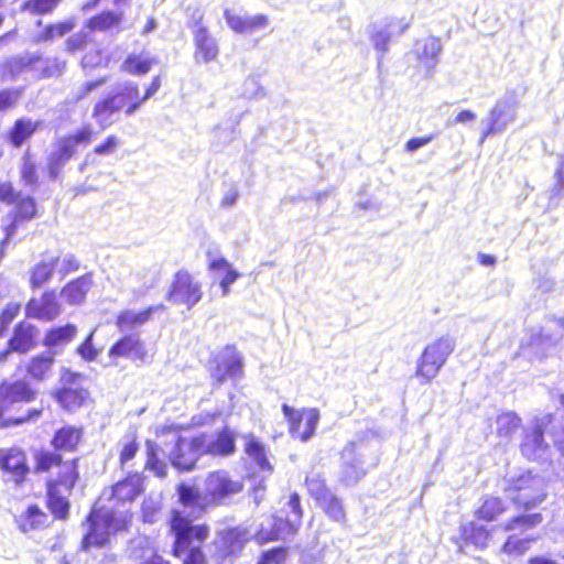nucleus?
<instances>
[{"mask_svg":"<svg viewBox=\"0 0 564 564\" xmlns=\"http://www.w3.org/2000/svg\"><path fill=\"white\" fill-rule=\"evenodd\" d=\"M84 429L70 424L56 429L50 438L51 448L33 452V473L45 477V506L52 518L66 521L70 501L62 492L72 494L80 481L79 457H66L78 451L83 443Z\"/></svg>","mask_w":564,"mask_h":564,"instance_id":"nucleus-1","label":"nucleus"},{"mask_svg":"<svg viewBox=\"0 0 564 564\" xmlns=\"http://www.w3.org/2000/svg\"><path fill=\"white\" fill-rule=\"evenodd\" d=\"M503 491L516 509L524 511L511 517L502 524L505 532L525 533L543 522L542 513L532 512L547 498L545 481L542 477L531 470H523L506 480Z\"/></svg>","mask_w":564,"mask_h":564,"instance_id":"nucleus-2","label":"nucleus"},{"mask_svg":"<svg viewBox=\"0 0 564 564\" xmlns=\"http://www.w3.org/2000/svg\"><path fill=\"white\" fill-rule=\"evenodd\" d=\"M166 528L167 535L172 539L171 554L181 564H210L204 546L210 535L207 523H193L184 511L171 509Z\"/></svg>","mask_w":564,"mask_h":564,"instance_id":"nucleus-3","label":"nucleus"},{"mask_svg":"<svg viewBox=\"0 0 564 564\" xmlns=\"http://www.w3.org/2000/svg\"><path fill=\"white\" fill-rule=\"evenodd\" d=\"M132 521L131 511L117 513L113 510L93 508L85 517L87 529L80 539L79 550L89 552L109 546L111 536L129 532Z\"/></svg>","mask_w":564,"mask_h":564,"instance_id":"nucleus-4","label":"nucleus"},{"mask_svg":"<svg viewBox=\"0 0 564 564\" xmlns=\"http://www.w3.org/2000/svg\"><path fill=\"white\" fill-rule=\"evenodd\" d=\"M37 391L23 378L0 380V430L17 427L37 420L43 410L33 408L24 415H9L17 404H28L35 401Z\"/></svg>","mask_w":564,"mask_h":564,"instance_id":"nucleus-5","label":"nucleus"},{"mask_svg":"<svg viewBox=\"0 0 564 564\" xmlns=\"http://www.w3.org/2000/svg\"><path fill=\"white\" fill-rule=\"evenodd\" d=\"M137 107L127 89L126 84L118 86L113 91L97 99L91 109V118L96 121L100 130H105L113 124V117L118 113L133 116Z\"/></svg>","mask_w":564,"mask_h":564,"instance_id":"nucleus-6","label":"nucleus"},{"mask_svg":"<svg viewBox=\"0 0 564 564\" xmlns=\"http://www.w3.org/2000/svg\"><path fill=\"white\" fill-rule=\"evenodd\" d=\"M251 538L245 525L217 529L213 540V555L217 564H232L243 553Z\"/></svg>","mask_w":564,"mask_h":564,"instance_id":"nucleus-7","label":"nucleus"},{"mask_svg":"<svg viewBox=\"0 0 564 564\" xmlns=\"http://www.w3.org/2000/svg\"><path fill=\"white\" fill-rule=\"evenodd\" d=\"M454 348L455 343L448 336H441L424 347L415 369V376L421 383H430L436 378Z\"/></svg>","mask_w":564,"mask_h":564,"instance_id":"nucleus-8","label":"nucleus"},{"mask_svg":"<svg viewBox=\"0 0 564 564\" xmlns=\"http://www.w3.org/2000/svg\"><path fill=\"white\" fill-rule=\"evenodd\" d=\"M243 482L235 478L226 469L209 471L204 480L205 507L225 506L236 495L243 490Z\"/></svg>","mask_w":564,"mask_h":564,"instance_id":"nucleus-9","label":"nucleus"},{"mask_svg":"<svg viewBox=\"0 0 564 564\" xmlns=\"http://www.w3.org/2000/svg\"><path fill=\"white\" fill-rule=\"evenodd\" d=\"M82 380V373L66 371L62 376V386L52 393L53 399L67 413H75L93 402L90 392L80 383Z\"/></svg>","mask_w":564,"mask_h":564,"instance_id":"nucleus-10","label":"nucleus"},{"mask_svg":"<svg viewBox=\"0 0 564 564\" xmlns=\"http://www.w3.org/2000/svg\"><path fill=\"white\" fill-rule=\"evenodd\" d=\"M202 283L187 269L177 270L166 292V299L174 304L193 308L203 299Z\"/></svg>","mask_w":564,"mask_h":564,"instance_id":"nucleus-11","label":"nucleus"},{"mask_svg":"<svg viewBox=\"0 0 564 564\" xmlns=\"http://www.w3.org/2000/svg\"><path fill=\"white\" fill-rule=\"evenodd\" d=\"M0 471L3 480L15 488L22 487L33 469L24 449L18 446L0 447Z\"/></svg>","mask_w":564,"mask_h":564,"instance_id":"nucleus-12","label":"nucleus"},{"mask_svg":"<svg viewBox=\"0 0 564 564\" xmlns=\"http://www.w3.org/2000/svg\"><path fill=\"white\" fill-rule=\"evenodd\" d=\"M107 356L111 365H118L120 359L132 362H147L149 359L144 341L135 333H128L118 337L108 348Z\"/></svg>","mask_w":564,"mask_h":564,"instance_id":"nucleus-13","label":"nucleus"},{"mask_svg":"<svg viewBox=\"0 0 564 564\" xmlns=\"http://www.w3.org/2000/svg\"><path fill=\"white\" fill-rule=\"evenodd\" d=\"M282 412L293 438L306 442L313 436L319 420V413L316 409L295 410L288 404H283Z\"/></svg>","mask_w":564,"mask_h":564,"instance_id":"nucleus-14","label":"nucleus"},{"mask_svg":"<svg viewBox=\"0 0 564 564\" xmlns=\"http://www.w3.org/2000/svg\"><path fill=\"white\" fill-rule=\"evenodd\" d=\"M40 345V329L28 321L18 322L3 347L8 358L12 354L26 355Z\"/></svg>","mask_w":564,"mask_h":564,"instance_id":"nucleus-15","label":"nucleus"},{"mask_svg":"<svg viewBox=\"0 0 564 564\" xmlns=\"http://www.w3.org/2000/svg\"><path fill=\"white\" fill-rule=\"evenodd\" d=\"M144 491L145 476L140 471H128L109 487V500L123 506L134 502Z\"/></svg>","mask_w":564,"mask_h":564,"instance_id":"nucleus-16","label":"nucleus"},{"mask_svg":"<svg viewBox=\"0 0 564 564\" xmlns=\"http://www.w3.org/2000/svg\"><path fill=\"white\" fill-rule=\"evenodd\" d=\"M62 313V304L55 289H46L35 299L31 297L25 304V315L29 318L52 322Z\"/></svg>","mask_w":564,"mask_h":564,"instance_id":"nucleus-17","label":"nucleus"},{"mask_svg":"<svg viewBox=\"0 0 564 564\" xmlns=\"http://www.w3.org/2000/svg\"><path fill=\"white\" fill-rule=\"evenodd\" d=\"M206 456L199 434L191 438L178 437L172 453V464L184 471L192 470L198 459Z\"/></svg>","mask_w":564,"mask_h":564,"instance_id":"nucleus-18","label":"nucleus"},{"mask_svg":"<svg viewBox=\"0 0 564 564\" xmlns=\"http://www.w3.org/2000/svg\"><path fill=\"white\" fill-rule=\"evenodd\" d=\"M199 436L203 440V447L206 456L229 457L237 451V436L229 425H224L213 435L199 433Z\"/></svg>","mask_w":564,"mask_h":564,"instance_id":"nucleus-19","label":"nucleus"},{"mask_svg":"<svg viewBox=\"0 0 564 564\" xmlns=\"http://www.w3.org/2000/svg\"><path fill=\"white\" fill-rule=\"evenodd\" d=\"M55 357L48 352H39L25 361L20 362L17 367L18 370H22L24 378L31 384L42 383L47 381L54 373Z\"/></svg>","mask_w":564,"mask_h":564,"instance_id":"nucleus-20","label":"nucleus"},{"mask_svg":"<svg viewBox=\"0 0 564 564\" xmlns=\"http://www.w3.org/2000/svg\"><path fill=\"white\" fill-rule=\"evenodd\" d=\"M300 528L299 521L273 516L271 529L259 528L254 534V540L259 545L281 541L296 534Z\"/></svg>","mask_w":564,"mask_h":564,"instance_id":"nucleus-21","label":"nucleus"},{"mask_svg":"<svg viewBox=\"0 0 564 564\" xmlns=\"http://www.w3.org/2000/svg\"><path fill=\"white\" fill-rule=\"evenodd\" d=\"M203 14L197 19L198 28L194 31V58L196 62L209 63L217 58L219 50L208 29L202 25Z\"/></svg>","mask_w":564,"mask_h":564,"instance_id":"nucleus-22","label":"nucleus"},{"mask_svg":"<svg viewBox=\"0 0 564 564\" xmlns=\"http://www.w3.org/2000/svg\"><path fill=\"white\" fill-rule=\"evenodd\" d=\"M441 51L442 45L440 39L435 36H427L417 41L414 48L416 67L430 74L437 64Z\"/></svg>","mask_w":564,"mask_h":564,"instance_id":"nucleus-23","label":"nucleus"},{"mask_svg":"<svg viewBox=\"0 0 564 564\" xmlns=\"http://www.w3.org/2000/svg\"><path fill=\"white\" fill-rule=\"evenodd\" d=\"M41 122L29 117L17 118L4 134V140L13 149H20L29 142L40 129Z\"/></svg>","mask_w":564,"mask_h":564,"instance_id":"nucleus-24","label":"nucleus"},{"mask_svg":"<svg viewBox=\"0 0 564 564\" xmlns=\"http://www.w3.org/2000/svg\"><path fill=\"white\" fill-rule=\"evenodd\" d=\"M213 361L212 379L217 386L241 375L242 362L235 352L216 356Z\"/></svg>","mask_w":564,"mask_h":564,"instance_id":"nucleus-25","label":"nucleus"},{"mask_svg":"<svg viewBox=\"0 0 564 564\" xmlns=\"http://www.w3.org/2000/svg\"><path fill=\"white\" fill-rule=\"evenodd\" d=\"M77 153V149L74 147L67 135L62 137L56 142L55 150L50 154L47 160V174L51 180H56L64 165Z\"/></svg>","mask_w":564,"mask_h":564,"instance_id":"nucleus-26","label":"nucleus"},{"mask_svg":"<svg viewBox=\"0 0 564 564\" xmlns=\"http://www.w3.org/2000/svg\"><path fill=\"white\" fill-rule=\"evenodd\" d=\"M508 511L507 502L499 496H484L474 510L477 522L490 523L498 521Z\"/></svg>","mask_w":564,"mask_h":564,"instance_id":"nucleus-27","label":"nucleus"},{"mask_svg":"<svg viewBox=\"0 0 564 564\" xmlns=\"http://www.w3.org/2000/svg\"><path fill=\"white\" fill-rule=\"evenodd\" d=\"M93 286L91 273H86L68 281L59 294L64 301L72 306H79L85 303L86 297Z\"/></svg>","mask_w":564,"mask_h":564,"instance_id":"nucleus-28","label":"nucleus"},{"mask_svg":"<svg viewBox=\"0 0 564 564\" xmlns=\"http://www.w3.org/2000/svg\"><path fill=\"white\" fill-rule=\"evenodd\" d=\"M492 539L491 530L479 524L477 521H469L459 527V538L455 543L462 545H474L477 549L485 550Z\"/></svg>","mask_w":564,"mask_h":564,"instance_id":"nucleus-29","label":"nucleus"},{"mask_svg":"<svg viewBox=\"0 0 564 564\" xmlns=\"http://www.w3.org/2000/svg\"><path fill=\"white\" fill-rule=\"evenodd\" d=\"M224 18L228 26L236 33L248 34L267 28L269 17L265 14H257L253 17H241L230 9L224 11Z\"/></svg>","mask_w":564,"mask_h":564,"instance_id":"nucleus-30","label":"nucleus"},{"mask_svg":"<svg viewBox=\"0 0 564 564\" xmlns=\"http://www.w3.org/2000/svg\"><path fill=\"white\" fill-rule=\"evenodd\" d=\"M17 523L23 533L45 530L52 524L48 514L36 503L28 506L18 518Z\"/></svg>","mask_w":564,"mask_h":564,"instance_id":"nucleus-31","label":"nucleus"},{"mask_svg":"<svg viewBox=\"0 0 564 564\" xmlns=\"http://www.w3.org/2000/svg\"><path fill=\"white\" fill-rule=\"evenodd\" d=\"M13 212L9 231L13 232L21 224L32 220L37 215V205L35 199L30 195L20 193L12 202Z\"/></svg>","mask_w":564,"mask_h":564,"instance_id":"nucleus-32","label":"nucleus"},{"mask_svg":"<svg viewBox=\"0 0 564 564\" xmlns=\"http://www.w3.org/2000/svg\"><path fill=\"white\" fill-rule=\"evenodd\" d=\"M243 452L260 470L271 473L273 466L268 458V449L260 438L253 433L243 436Z\"/></svg>","mask_w":564,"mask_h":564,"instance_id":"nucleus-33","label":"nucleus"},{"mask_svg":"<svg viewBox=\"0 0 564 564\" xmlns=\"http://www.w3.org/2000/svg\"><path fill=\"white\" fill-rule=\"evenodd\" d=\"M158 61L145 53H129L121 62L119 69L122 74L135 77L145 76L156 65Z\"/></svg>","mask_w":564,"mask_h":564,"instance_id":"nucleus-34","label":"nucleus"},{"mask_svg":"<svg viewBox=\"0 0 564 564\" xmlns=\"http://www.w3.org/2000/svg\"><path fill=\"white\" fill-rule=\"evenodd\" d=\"M163 308V305L148 306L140 312H132L131 310L120 311L115 319V325L118 330L124 332L127 329L141 326L149 322L154 312Z\"/></svg>","mask_w":564,"mask_h":564,"instance_id":"nucleus-35","label":"nucleus"},{"mask_svg":"<svg viewBox=\"0 0 564 564\" xmlns=\"http://www.w3.org/2000/svg\"><path fill=\"white\" fill-rule=\"evenodd\" d=\"M58 258L41 260L30 269L29 285L30 289L36 291L47 284L55 272Z\"/></svg>","mask_w":564,"mask_h":564,"instance_id":"nucleus-36","label":"nucleus"},{"mask_svg":"<svg viewBox=\"0 0 564 564\" xmlns=\"http://www.w3.org/2000/svg\"><path fill=\"white\" fill-rule=\"evenodd\" d=\"M122 21V12L104 10L90 17L86 22V26L93 32H106L111 29L120 28Z\"/></svg>","mask_w":564,"mask_h":564,"instance_id":"nucleus-37","label":"nucleus"},{"mask_svg":"<svg viewBox=\"0 0 564 564\" xmlns=\"http://www.w3.org/2000/svg\"><path fill=\"white\" fill-rule=\"evenodd\" d=\"M317 506L329 519V521L338 523L343 527L347 525V512L343 499L336 494L332 492L323 500L317 502Z\"/></svg>","mask_w":564,"mask_h":564,"instance_id":"nucleus-38","label":"nucleus"},{"mask_svg":"<svg viewBox=\"0 0 564 564\" xmlns=\"http://www.w3.org/2000/svg\"><path fill=\"white\" fill-rule=\"evenodd\" d=\"M118 463L123 468L130 460L134 459L140 451L138 429L131 427L118 444Z\"/></svg>","mask_w":564,"mask_h":564,"instance_id":"nucleus-39","label":"nucleus"},{"mask_svg":"<svg viewBox=\"0 0 564 564\" xmlns=\"http://www.w3.org/2000/svg\"><path fill=\"white\" fill-rule=\"evenodd\" d=\"M77 335V327L67 323L59 326L48 328L43 338V345L45 347L63 346L70 343Z\"/></svg>","mask_w":564,"mask_h":564,"instance_id":"nucleus-40","label":"nucleus"},{"mask_svg":"<svg viewBox=\"0 0 564 564\" xmlns=\"http://www.w3.org/2000/svg\"><path fill=\"white\" fill-rule=\"evenodd\" d=\"M127 89L137 107L140 110L142 105L150 98L154 97L162 87V76L155 75L151 78L143 93L135 82H126Z\"/></svg>","mask_w":564,"mask_h":564,"instance_id":"nucleus-41","label":"nucleus"},{"mask_svg":"<svg viewBox=\"0 0 564 564\" xmlns=\"http://www.w3.org/2000/svg\"><path fill=\"white\" fill-rule=\"evenodd\" d=\"M19 175L23 185L35 187L40 184L39 165L30 150L23 152L19 166Z\"/></svg>","mask_w":564,"mask_h":564,"instance_id":"nucleus-42","label":"nucleus"},{"mask_svg":"<svg viewBox=\"0 0 564 564\" xmlns=\"http://www.w3.org/2000/svg\"><path fill=\"white\" fill-rule=\"evenodd\" d=\"M536 541L535 536H523L520 538L514 533L507 536L500 547V553L508 557H520L523 556L529 550L533 542Z\"/></svg>","mask_w":564,"mask_h":564,"instance_id":"nucleus-43","label":"nucleus"},{"mask_svg":"<svg viewBox=\"0 0 564 564\" xmlns=\"http://www.w3.org/2000/svg\"><path fill=\"white\" fill-rule=\"evenodd\" d=\"M304 486L311 498L317 503L332 494L325 477L321 473H310L306 475Z\"/></svg>","mask_w":564,"mask_h":564,"instance_id":"nucleus-44","label":"nucleus"},{"mask_svg":"<svg viewBox=\"0 0 564 564\" xmlns=\"http://www.w3.org/2000/svg\"><path fill=\"white\" fill-rule=\"evenodd\" d=\"M546 447L547 445L544 442V427L541 424H538L534 425L528 434H525L521 444V452L525 456H532Z\"/></svg>","mask_w":564,"mask_h":564,"instance_id":"nucleus-45","label":"nucleus"},{"mask_svg":"<svg viewBox=\"0 0 564 564\" xmlns=\"http://www.w3.org/2000/svg\"><path fill=\"white\" fill-rule=\"evenodd\" d=\"M159 445L151 441H145V469L152 471L156 477L164 478L167 475L166 464L159 457Z\"/></svg>","mask_w":564,"mask_h":564,"instance_id":"nucleus-46","label":"nucleus"},{"mask_svg":"<svg viewBox=\"0 0 564 564\" xmlns=\"http://www.w3.org/2000/svg\"><path fill=\"white\" fill-rule=\"evenodd\" d=\"M497 435L499 437H511L521 426V417L512 411L503 412L497 416Z\"/></svg>","mask_w":564,"mask_h":564,"instance_id":"nucleus-47","label":"nucleus"},{"mask_svg":"<svg viewBox=\"0 0 564 564\" xmlns=\"http://www.w3.org/2000/svg\"><path fill=\"white\" fill-rule=\"evenodd\" d=\"M62 0H25L21 4V11L31 15H46L53 13Z\"/></svg>","mask_w":564,"mask_h":564,"instance_id":"nucleus-48","label":"nucleus"},{"mask_svg":"<svg viewBox=\"0 0 564 564\" xmlns=\"http://www.w3.org/2000/svg\"><path fill=\"white\" fill-rule=\"evenodd\" d=\"M176 492L178 496V502L183 507H189V508L198 507L202 510H204L206 508L205 503L203 506L200 505L202 495L198 491V489H196L195 487L184 484V482H181L176 487Z\"/></svg>","mask_w":564,"mask_h":564,"instance_id":"nucleus-49","label":"nucleus"},{"mask_svg":"<svg viewBox=\"0 0 564 564\" xmlns=\"http://www.w3.org/2000/svg\"><path fill=\"white\" fill-rule=\"evenodd\" d=\"M289 547L279 545L262 551L254 564H285L289 558Z\"/></svg>","mask_w":564,"mask_h":564,"instance_id":"nucleus-50","label":"nucleus"},{"mask_svg":"<svg viewBox=\"0 0 564 564\" xmlns=\"http://www.w3.org/2000/svg\"><path fill=\"white\" fill-rule=\"evenodd\" d=\"M22 305L20 302H8L0 310V338H2L9 330L13 321L20 315Z\"/></svg>","mask_w":564,"mask_h":564,"instance_id":"nucleus-51","label":"nucleus"},{"mask_svg":"<svg viewBox=\"0 0 564 564\" xmlns=\"http://www.w3.org/2000/svg\"><path fill=\"white\" fill-rule=\"evenodd\" d=\"M75 24L73 21H62L57 23H50L47 24L42 32L39 35L40 41H51L55 37H61L72 31L74 29Z\"/></svg>","mask_w":564,"mask_h":564,"instance_id":"nucleus-52","label":"nucleus"},{"mask_svg":"<svg viewBox=\"0 0 564 564\" xmlns=\"http://www.w3.org/2000/svg\"><path fill=\"white\" fill-rule=\"evenodd\" d=\"M22 96V88H1L0 89V112H6L15 108Z\"/></svg>","mask_w":564,"mask_h":564,"instance_id":"nucleus-53","label":"nucleus"},{"mask_svg":"<svg viewBox=\"0 0 564 564\" xmlns=\"http://www.w3.org/2000/svg\"><path fill=\"white\" fill-rule=\"evenodd\" d=\"M67 138L73 141L74 147L77 149L78 145H89L96 137V132L90 126H84L77 129L75 132L66 134Z\"/></svg>","mask_w":564,"mask_h":564,"instance_id":"nucleus-54","label":"nucleus"},{"mask_svg":"<svg viewBox=\"0 0 564 564\" xmlns=\"http://www.w3.org/2000/svg\"><path fill=\"white\" fill-rule=\"evenodd\" d=\"M40 61L39 55L14 56L8 59L7 66L10 72H23Z\"/></svg>","mask_w":564,"mask_h":564,"instance_id":"nucleus-55","label":"nucleus"},{"mask_svg":"<svg viewBox=\"0 0 564 564\" xmlns=\"http://www.w3.org/2000/svg\"><path fill=\"white\" fill-rule=\"evenodd\" d=\"M120 144V139L116 134L107 135L100 143L94 147L93 153L96 155H110L116 152Z\"/></svg>","mask_w":564,"mask_h":564,"instance_id":"nucleus-56","label":"nucleus"},{"mask_svg":"<svg viewBox=\"0 0 564 564\" xmlns=\"http://www.w3.org/2000/svg\"><path fill=\"white\" fill-rule=\"evenodd\" d=\"M66 69V61L61 59L58 57H54L52 59L46 61L45 65L42 67L41 74L43 77H57L61 76Z\"/></svg>","mask_w":564,"mask_h":564,"instance_id":"nucleus-57","label":"nucleus"},{"mask_svg":"<svg viewBox=\"0 0 564 564\" xmlns=\"http://www.w3.org/2000/svg\"><path fill=\"white\" fill-rule=\"evenodd\" d=\"M106 84L105 77H99L94 80L85 82L78 89V91L73 96V102L78 104L83 99L87 98L91 91L101 87Z\"/></svg>","mask_w":564,"mask_h":564,"instance_id":"nucleus-58","label":"nucleus"},{"mask_svg":"<svg viewBox=\"0 0 564 564\" xmlns=\"http://www.w3.org/2000/svg\"><path fill=\"white\" fill-rule=\"evenodd\" d=\"M88 42V35L86 33L79 32L69 36L65 41V48L68 53L75 54L76 52L85 50Z\"/></svg>","mask_w":564,"mask_h":564,"instance_id":"nucleus-59","label":"nucleus"},{"mask_svg":"<svg viewBox=\"0 0 564 564\" xmlns=\"http://www.w3.org/2000/svg\"><path fill=\"white\" fill-rule=\"evenodd\" d=\"M93 334H89L85 340L78 346V354L87 361H93L97 357V350L94 348Z\"/></svg>","mask_w":564,"mask_h":564,"instance_id":"nucleus-60","label":"nucleus"},{"mask_svg":"<svg viewBox=\"0 0 564 564\" xmlns=\"http://www.w3.org/2000/svg\"><path fill=\"white\" fill-rule=\"evenodd\" d=\"M288 505L290 507V509L292 510L293 514H294V521H299V524L301 525L302 524V519H303V516H304V511H303V508L301 506V497L297 492H292L290 496H289V501H288Z\"/></svg>","mask_w":564,"mask_h":564,"instance_id":"nucleus-61","label":"nucleus"},{"mask_svg":"<svg viewBox=\"0 0 564 564\" xmlns=\"http://www.w3.org/2000/svg\"><path fill=\"white\" fill-rule=\"evenodd\" d=\"M21 192H17L10 182H0V202L12 204Z\"/></svg>","mask_w":564,"mask_h":564,"instance_id":"nucleus-62","label":"nucleus"},{"mask_svg":"<svg viewBox=\"0 0 564 564\" xmlns=\"http://www.w3.org/2000/svg\"><path fill=\"white\" fill-rule=\"evenodd\" d=\"M434 137H435L434 134H429L425 137L411 138L405 143V147H404L405 151L412 153V152L416 151L417 149L430 143L434 139Z\"/></svg>","mask_w":564,"mask_h":564,"instance_id":"nucleus-63","label":"nucleus"},{"mask_svg":"<svg viewBox=\"0 0 564 564\" xmlns=\"http://www.w3.org/2000/svg\"><path fill=\"white\" fill-rule=\"evenodd\" d=\"M207 268L209 271L224 270L226 273H228V271H236L225 258H217L209 261Z\"/></svg>","mask_w":564,"mask_h":564,"instance_id":"nucleus-64","label":"nucleus"}]
</instances>
